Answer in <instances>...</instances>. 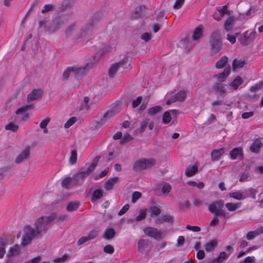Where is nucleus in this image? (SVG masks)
<instances>
[{
  "mask_svg": "<svg viewBox=\"0 0 263 263\" xmlns=\"http://www.w3.org/2000/svg\"><path fill=\"white\" fill-rule=\"evenodd\" d=\"M238 86V83H216L214 91L217 94L222 95L237 89Z\"/></svg>",
  "mask_w": 263,
  "mask_h": 263,
  "instance_id": "nucleus-5",
  "label": "nucleus"
},
{
  "mask_svg": "<svg viewBox=\"0 0 263 263\" xmlns=\"http://www.w3.org/2000/svg\"><path fill=\"white\" fill-rule=\"evenodd\" d=\"M74 5V2L72 0H64L61 4L59 9L61 11H64L71 8Z\"/></svg>",
  "mask_w": 263,
  "mask_h": 263,
  "instance_id": "nucleus-25",
  "label": "nucleus"
},
{
  "mask_svg": "<svg viewBox=\"0 0 263 263\" xmlns=\"http://www.w3.org/2000/svg\"><path fill=\"white\" fill-rule=\"evenodd\" d=\"M263 233V227H260L253 231H250L247 235V238L248 240H251L257 235Z\"/></svg>",
  "mask_w": 263,
  "mask_h": 263,
  "instance_id": "nucleus-27",
  "label": "nucleus"
},
{
  "mask_svg": "<svg viewBox=\"0 0 263 263\" xmlns=\"http://www.w3.org/2000/svg\"><path fill=\"white\" fill-rule=\"evenodd\" d=\"M77 160V154L76 150H72L71 152L70 156L69 158L70 163L73 164L76 163Z\"/></svg>",
  "mask_w": 263,
  "mask_h": 263,
  "instance_id": "nucleus-49",
  "label": "nucleus"
},
{
  "mask_svg": "<svg viewBox=\"0 0 263 263\" xmlns=\"http://www.w3.org/2000/svg\"><path fill=\"white\" fill-rule=\"evenodd\" d=\"M145 8L144 6H139L136 8V10L135 12V14L136 15V17H138L142 15V12L144 11Z\"/></svg>",
  "mask_w": 263,
  "mask_h": 263,
  "instance_id": "nucleus-59",
  "label": "nucleus"
},
{
  "mask_svg": "<svg viewBox=\"0 0 263 263\" xmlns=\"http://www.w3.org/2000/svg\"><path fill=\"white\" fill-rule=\"evenodd\" d=\"M210 51L212 55L217 54L223 48L222 37L219 30L213 31L209 36Z\"/></svg>",
  "mask_w": 263,
  "mask_h": 263,
  "instance_id": "nucleus-2",
  "label": "nucleus"
},
{
  "mask_svg": "<svg viewBox=\"0 0 263 263\" xmlns=\"http://www.w3.org/2000/svg\"><path fill=\"white\" fill-rule=\"evenodd\" d=\"M240 206L239 203L229 202L226 204V207L229 211H234L239 208Z\"/></svg>",
  "mask_w": 263,
  "mask_h": 263,
  "instance_id": "nucleus-42",
  "label": "nucleus"
},
{
  "mask_svg": "<svg viewBox=\"0 0 263 263\" xmlns=\"http://www.w3.org/2000/svg\"><path fill=\"white\" fill-rule=\"evenodd\" d=\"M118 178L117 177H114L109 179L105 183V189L106 190H111L115 183L117 182Z\"/></svg>",
  "mask_w": 263,
  "mask_h": 263,
  "instance_id": "nucleus-31",
  "label": "nucleus"
},
{
  "mask_svg": "<svg viewBox=\"0 0 263 263\" xmlns=\"http://www.w3.org/2000/svg\"><path fill=\"white\" fill-rule=\"evenodd\" d=\"M223 204L224 202L221 200L214 202L209 205V210L212 213L216 215H220L226 217V212L222 210Z\"/></svg>",
  "mask_w": 263,
  "mask_h": 263,
  "instance_id": "nucleus-6",
  "label": "nucleus"
},
{
  "mask_svg": "<svg viewBox=\"0 0 263 263\" xmlns=\"http://www.w3.org/2000/svg\"><path fill=\"white\" fill-rule=\"evenodd\" d=\"M229 58L226 56H222L215 64L216 68L220 69L224 67L228 62Z\"/></svg>",
  "mask_w": 263,
  "mask_h": 263,
  "instance_id": "nucleus-29",
  "label": "nucleus"
},
{
  "mask_svg": "<svg viewBox=\"0 0 263 263\" xmlns=\"http://www.w3.org/2000/svg\"><path fill=\"white\" fill-rule=\"evenodd\" d=\"M93 66V63L90 61L88 62L85 67H73V77L79 80L82 77L85 76L87 72Z\"/></svg>",
  "mask_w": 263,
  "mask_h": 263,
  "instance_id": "nucleus-8",
  "label": "nucleus"
},
{
  "mask_svg": "<svg viewBox=\"0 0 263 263\" xmlns=\"http://www.w3.org/2000/svg\"><path fill=\"white\" fill-rule=\"evenodd\" d=\"M6 243L5 240H0V258H2L5 254Z\"/></svg>",
  "mask_w": 263,
  "mask_h": 263,
  "instance_id": "nucleus-50",
  "label": "nucleus"
},
{
  "mask_svg": "<svg viewBox=\"0 0 263 263\" xmlns=\"http://www.w3.org/2000/svg\"><path fill=\"white\" fill-rule=\"evenodd\" d=\"M39 29L41 31L48 30V20L46 19H42L39 21Z\"/></svg>",
  "mask_w": 263,
  "mask_h": 263,
  "instance_id": "nucleus-39",
  "label": "nucleus"
},
{
  "mask_svg": "<svg viewBox=\"0 0 263 263\" xmlns=\"http://www.w3.org/2000/svg\"><path fill=\"white\" fill-rule=\"evenodd\" d=\"M172 190L171 186L168 183H165L163 185L162 188V192L164 194L168 193Z\"/></svg>",
  "mask_w": 263,
  "mask_h": 263,
  "instance_id": "nucleus-60",
  "label": "nucleus"
},
{
  "mask_svg": "<svg viewBox=\"0 0 263 263\" xmlns=\"http://www.w3.org/2000/svg\"><path fill=\"white\" fill-rule=\"evenodd\" d=\"M224 152L223 148L213 150L211 153L212 161H217L221 158Z\"/></svg>",
  "mask_w": 263,
  "mask_h": 263,
  "instance_id": "nucleus-24",
  "label": "nucleus"
},
{
  "mask_svg": "<svg viewBox=\"0 0 263 263\" xmlns=\"http://www.w3.org/2000/svg\"><path fill=\"white\" fill-rule=\"evenodd\" d=\"M152 35L151 33L145 32L143 33L141 36V39L146 42H148L151 40Z\"/></svg>",
  "mask_w": 263,
  "mask_h": 263,
  "instance_id": "nucleus-61",
  "label": "nucleus"
},
{
  "mask_svg": "<svg viewBox=\"0 0 263 263\" xmlns=\"http://www.w3.org/2000/svg\"><path fill=\"white\" fill-rule=\"evenodd\" d=\"M242 154V150L240 147L235 148L230 152L231 157L233 159L241 157Z\"/></svg>",
  "mask_w": 263,
  "mask_h": 263,
  "instance_id": "nucleus-30",
  "label": "nucleus"
},
{
  "mask_svg": "<svg viewBox=\"0 0 263 263\" xmlns=\"http://www.w3.org/2000/svg\"><path fill=\"white\" fill-rule=\"evenodd\" d=\"M231 72V67L228 66L226 67L223 71L218 74L214 76V77L217 79L219 82H223L226 80L227 78Z\"/></svg>",
  "mask_w": 263,
  "mask_h": 263,
  "instance_id": "nucleus-17",
  "label": "nucleus"
},
{
  "mask_svg": "<svg viewBox=\"0 0 263 263\" xmlns=\"http://www.w3.org/2000/svg\"><path fill=\"white\" fill-rule=\"evenodd\" d=\"M31 108L32 106L31 105H27L17 109L15 113L17 115H21L22 116L21 118L23 121H26L29 119V115L28 113L26 112V111Z\"/></svg>",
  "mask_w": 263,
  "mask_h": 263,
  "instance_id": "nucleus-18",
  "label": "nucleus"
},
{
  "mask_svg": "<svg viewBox=\"0 0 263 263\" xmlns=\"http://www.w3.org/2000/svg\"><path fill=\"white\" fill-rule=\"evenodd\" d=\"M49 122V119L48 118H46L43 120L40 124V127L41 128L43 129L44 133H47L48 129L46 128L47 125L48 124Z\"/></svg>",
  "mask_w": 263,
  "mask_h": 263,
  "instance_id": "nucleus-48",
  "label": "nucleus"
},
{
  "mask_svg": "<svg viewBox=\"0 0 263 263\" xmlns=\"http://www.w3.org/2000/svg\"><path fill=\"white\" fill-rule=\"evenodd\" d=\"M148 121L149 119H145L144 120L141 122L139 123V127L137 128L136 133L139 134L143 133L145 130L147 124L148 123Z\"/></svg>",
  "mask_w": 263,
  "mask_h": 263,
  "instance_id": "nucleus-36",
  "label": "nucleus"
},
{
  "mask_svg": "<svg viewBox=\"0 0 263 263\" xmlns=\"http://www.w3.org/2000/svg\"><path fill=\"white\" fill-rule=\"evenodd\" d=\"M128 60V57L125 55L123 59L119 62L112 64L109 69V76L112 77L114 74L117 72L119 67H123L124 68H128L130 67V65L128 64V66L127 63Z\"/></svg>",
  "mask_w": 263,
  "mask_h": 263,
  "instance_id": "nucleus-7",
  "label": "nucleus"
},
{
  "mask_svg": "<svg viewBox=\"0 0 263 263\" xmlns=\"http://www.w3.org/2000/svg\"><path fill=\"white\" fill-rule=\"evenodd\" d=\"M203 27L199 25L196 27L193 31L192 38L194 40H198L202 35Z\"/></svg>",
  "mask_w": 263,
  "mask_h": 263,
  "instance_id": "nucleus-28",
  "label": "nucleus"
},
{
  "mask_svg": "<svg viewBox=\"0 0 263 263\" xmlns=\"http://www.w3.org/2000/svg\"><path fill=\"white\" fill-rule=\"evenodd\" d=\"M77 121V118L76 117H71L65 124L64 127L66 128H68L73 125Z\"/></svg>",
  "mask_w": 263,
  "mask_h": 263,
  "instance_id": "nucleus-51",
  "label": "nucleus"
},
{
  "mask_svg": "<svg viewBox=\"0 0 263 263\" xmlns=\"http://www.w3.org/2000/svg\"><path fill=\"white\" fill-rule=\"evenodd\" d=\"M63 23L61 17H57L55 20L53 21V25L54 26V30L58 28L59 25Z\"/></svg>",
  "mask_w": 263,
  "mask_h": 263,
  "instance_id": "nucleus-63",
  "label": "nucleus"
},
{
  "mask_svg": "<svg viewBox=\"0 0 263 263\" xmlns=\"http://www.w3.org/2000/svg\"><path fill=\"white\" fill-rule=\"evenodd\" d=\"M138 250L142 253L147 252L150 250L149 242L147 240H139L138 243Z\"/></svg>",
  "mask_w": 263,
  "mask_h": 263,
  "instance_id": "nucleus-15",
  "label": "nucleus"
},
{
  "mask_svg": "<svg viewBox=\"0 0 263 263\" xmlns=\"http://www.w3.org/2000/svg\"><path fill=\"white\" fill-rule=\"evenodd\" d=\"M115 234V231L114 229L108 228L104 233V237L107 239L112 238Z\"/></svg>",
  "mask_w": 263,
  "mask_h": 263,
  "instance_id": "nucleus-46",
  "label": "nucleus"
},
{
  "mask_svg": "<svg viewBox=\"0 0 263 263\" xmlns=\"http://www.w3.org/2000/svg\"><path fill=\"white\" fill-rule=\"evenodd\" d=\"M69 76H73V67H68L63 74L65 79H67Z\"/></svg>",
  "mask_w": 263,
  "mask_h": 263,
  "instance_id": "nucleus-47",
  "label": "nucleus"
},
{
  "mask_svg": "<svg viewBox=\"0 0 263 263\" xmlns=\"http://www.w3.org/2000/svg\"><path fill=\"white\" fill-rule=\"evenodd\" d=\"M5 129L6 130H11L13 132H16L18 129V125L15 123L11 122L6 125Z\"/></svg>",
  "mask_w": 263,
  "mask_h": 263,
  "instance_id": "nucleus-44",
  "label": "nucleus"
},
{
  "mask_svg": "<svg viewBox=\"0 0 263 263\" xmlns=\"http://www.w3.org/2000/svg\"><path fill=\"white\" fill-rule=\"evenodd\" d=\"M65 33L67 37H70L74 41H79L86 35L85 30L79 29L75 25H71L67 27Z\"/></svg>",
  "mask_w": 263,
  "mask_h": 263,
  "instance_id": "nucleus-3",
  "label": "nucleus"
},
{
  "mask_svg": "<svg viewBox=\"0 0 263 263\" xmlns=\"http://www.w3.org/2000/svg\"><path fill=\"white\" fill-rule=\"evenodd\" d=\"M244 194L247 197H251L255 199L256 198V195L257 193V190L253 188H249L243 191Z\"/></svg>",
  "mask_w": 263,
  "mask_h": 263,
  "instance_id": "nucleus-32",
  "label": "nucleus"
},
{
  "mask_svg": "<svg viewBox=\"0 0 263 263\" xmlns=\"http://www.w3.org/2000/svg\"><path fill=\"white\" fill-rule=\"evenodd\" d=\"M71 179L70 177L65 178L62 182V185L63 187L68 188L71 184Z\"/></svg>",
  "mask_w": 263,
  "mask_h": 263,
  "instance_id": "nucleus-57",
  "label": "nucleus"
},
{
  "mask_svg": "<svg viewBox=\"0 0 263 263\" xmlns=\"http://www.w3.org/2000/svg\"><path fill=\"white\" fill-rule=\"evenodd\" d=\"M246 64V62L244 60H238L235 59L232 63V69L235 71L238 68H242Z\"/></svg>",
  "mask_w": 263,
  "mask_h": 263,
  "instance_id": "nucleus-26",
  "label": "nucleus"
},
{
  "mask_svg": "<svg viewBox=\"0 0 263 263\" xmlns=\"http://www.w3.org/2000/svg\"><path fill=\"white\" fill-rule=\"evenodd\" d=\"M147 209H143L139 211L138 215L135 218V221H141L144 219L145 218L146 213H147Z\"/></svg>",
  "mask_w": 263,
  "mask_h": 263,
  "instance_id": "nucleus-45",
  "label": "nucleus"
},
{
  "mask_svg": "<svg viewBox=\"0 0 263 263\" xmlns=\"http://www.w3.org/2000/svg\"><path fill=\"white\" fill-rule=\"evenodd\" d=\"M230 197L237 200H241L246 198V196L244 194L243 192H235L231 193L229 194Z\"/></svg>",
  "mask_w": 263,
  "mask_h": 263,
  "instance_id": "nucleus-34",
  "label": "nucleus"
},
{
  "mask_svg": "<svg viewBox=\"0 0 263 263\" xmlns=\"http://www.w3.org/2000/svg\"><path fill=\"white\" fill-rule=\"evenodd\" d=\"M132 137L128 134H126L124 135V136L121 138L120 140L121 144H125L132 139Z\"/></svg>",
  "mask_w": 263,
  "mask_h": 263,
  "instance_id": "nucleus-54",
  "label": "nucleus"
},
{
  "mask_svg": "<svg viewBox=\"0 0 263 263\" xmlns=\"http://www.w3.org/2000/svg\"><path fill=\"white\" fill-rule=\"evenodd\" d=\"M236 20L234 16H230L228 17L224 22V29L228 31L231 30L233 28Z\"/></svg>",
  "mask_w": 263,
  "mask_h": 263,
  "instance_id": "nucleus-21",
  "label": "nucleus"
},
{
  "mask_svg": "<svg viewBox=\"0 0 263 263\" xmlns=\"http://www.w3.org/2000/svg\"><path fill=\"white\" fill-rule=\"evenodd\" d=\"M143 231L145 235L155 239L161 240L162 238V232L156 228L147 227L144 229Z\"/></svg>",
  "mask_w": 263,
  "mask_h": 263,
  "instance_id": "nucleus-9",
  "label": "nucleus"
},
{
  "mask_svg": "<svg viewBox=\"0 0 263 263\" xmlns=\"http://www.w3.org/2000/svg\"><path fill=\"white\" fill-rule=\"evenodd\" d=\"M98 21L99 20L98 19H96V18H93L91 22L89 23L86 26L85 29L88 30V29H91L93 27V26H95V25H96L97 24V22H98Z\"/></svg>",
  "mask_w": 263,
  "mask_h": 263,
  "instance_id": "nucleus-62",
  "label": "nucleus"
},
{
  "mask_svg": "<svg viewBox=\"0 0 263 263\" xmlns=\"http://www.w3.org/2000/svg\"><path fill=\"white\" fill-rule=\"evenodd\" d=\"M149 210L152 215L157 216L161 212L160 209L156 206H153L151 207Z\"/></svg>",
  "mask_w": 263,
  "mask_h": 263,
  "instance_id": "nucleus-53",
  "label": "nucleus"
},
{
  "mask_svg": "<svg viewBox=\"0 0 263 263\" xmlns=\"http://www.w3.org/2000/svg\"><path fill=\"white\" fill-rule=\"evenodd\" d=\"M251 179L250 174L248 173H245L241 175V176L240 178V181L241 182H244V181H247Z\"/></svg>",
  "mask_w": 263,
  "mask_h": 263,
  "instance_id": "nucleus-64",
  "label": "nucleus"
},
{
  "mask_svg": "<svg viewBox=\"0 0 263 263\" xmlns=\"http://www.w3.org/2000/svg\"><path fill=\"white\" fill-rule=\"evenodd\" d=\"M262 146V143L259 140H256L250 146V149L252 152L257 153Z\"/></svg>",
  "mask_w": 263,
  "mask_h": 263,
  "instance_id": "nucleus-35",
  "label": "nucleus"
},
{
  "mask_svg": "<svg viewBox=\"0 0 263 263\" xmlns=\"http://www.w3.org/2000/svg\"><path fill=\"white\" fill-rule=\"evenodd\" d=\"M79 206V203L78 202H70L67 206V209L69 211H72L76 210Z\"/></svg>",
  "mask_w": 263,
  "mask_h": 263,
  "instance_id": "nucleus-52",
  "label": "nucleus"
},
{
  "mask_svg": "<svg viewBox=\"0 0 263 263\" xmlns=\"http://www.w3.org/2000/svg\"><path fill=\"white\" fill-rule=\"evenodd\" d=\"M197 170L198 167L195 165H193L187 167L185 173L187 177H191L197 172Z\"/></svg>",
  "mask_w": 263,
  "mask_h": 263,
  "instance_id": "nucleus-38",
  "label": "nucleus"
},
{
  "mask_svg": "<svg viewBox=\"0 0 263 263\" xmlns=\"http://www.w3.org/2000/svg\"><path fill=\"white\" fill-rule=\"evenodd\" d=\"M90 99L88 97H85L81 103L80 108L81 110H88L90 105Z\"/></svg>",
  "mask_w": 263,
  "mask_h": 263,
  "instance_id": "nucleus-33",
  "label": "nucleus"
},
{
  "mask_svg": "<svg viewBox=\"0 0 263 263\" xmlns=\"http://www.w3.org/2000/svg\"><path fill=\"white\" fill-rule=\"evenodd\" d=\"M20 252L19 246L15 245L10 248L7 255L8 256H16L19 254Z\"/></svg>",
  "mask_w": 263,
  "mask_h": 263,
  "instance_id": "nucleus-37",
  "label": "nucleus"
},
{
  "mask_svg": "<svg viewBox=\"0 0 263 263\" xmlns=\"http://www.w3.org/2000/svg\"><path fill=\"white\" fill-rule=\"evenodd\" d=\"M99 230L97 229H94L91 231L87 236H82L78 240L77 242L78 245H82L89 240L95 239L99 235Z\"/></svg>",
  "mask_w": 263,
  "mask_h": 263,
  "instance_id": "nucleus-12",
  "label": "nucleus"
},
{
  "mask_svg": "<svg viewBox=\"0 0 263 263\" xmlns=\"http://www.w3.org/2000/svg\"><path fill=\"white\" fill-rule=\"evenodd\" d=\"M256 36L257 32L255 31H253L251 32L247 31L240 37V43L243 45H248L250 42H252L256 37Z\"/></svg>",
  "mask_w": 263,
  "mask_h": 263,
  "instance_id": "nucleus-10",
  "label": "nucleus"
},
{
  "mask_svg": "<svg viewBox=\"0 0 263 263\" xmlns=\"http://www.w3.org/2000/svg\"><path fill=\"white\" fill-rule=\"evenodd\" d=\"M186 97V92L184 90H180L177 94L171 97L166 102L170 105L175 101H182Z\"/></svg>",
  "mask_w": 263,
  "mask_h": 263,
  "instance_id": "nucleus-14",
  "label": "nucleus"
},
{
  "mask_svg": "<svg viewBox=\"0 0 263 263\" xmlns=\"http://www.w3.org/2000/svg\"><path fill=\"white\" fill-rule=\"evenodd\" d=\"M141 197V193L139 192H134L132 194V201L135 203Z\"/></svg>",
  "mask_w": 263,
  "mask_h": 263,
  "instance_id": "nucleus-55",
  "label": "nucleus"
},
{
  "mask_svg": "<svg viewBox=\"0 0 263 263\" xmlns=\"http://www.w3.org/2000/svg\"><path fill=\"white\" fill-rule=\"evenodd\" d=\"M68 258L67 255L65 254L61 257H58L53 260V261L55 263H62L66 261Z\"/></svg>",
  "mask_w": 263,
  "mask_h": 263,
  "instance_id": "nucleus-56",
  "label": "nucleus"
},
{
  "mask_svg": "<svg viewBox=\"0 0 263 263\" xmlns=\"http://www.w3.org/2000/svg\"><path fill=\"white\" fill-rule=\"evenodd\" d=\"M43 95V91L41 89H33L31 93L28 95V100L32 101L38 99Z\"/></svg>",
  "mask_w": 263,
  "mask_h": 263,
  "instance_id": "nucleus-20",
  "label": "nucleus"
},
{
  "mask_svg": "<svg viewBox=\"0 0 263 263\" xmlns=\"http://www.w3.org/2000/svg\"><path fill=\"white\" fill-rule=\"evenodd\" d=\"M156 162V160L153 158L141 159L134 163L133 169L136 171H141L153 166Z\"/></svg>",
  "mask_w": 263,
  "mask_h": 263,
  "instance_id": "nucleus-4",
  "label": "nucleus"
},
{
  "mask_svg": "<svg viewBox=\"0 0 263 263\" xmlns=\"http://www.w3.org/2000/svg\"><path fill=\"white\" fill-rule=\"evenodd\" d=\"M227 8L228 7L226 5L223 6L222 7H217V10L218 11L219 14H218L217 12L214 13V18L217 21L221 20V19L226 14H228L229 13V11L227 10Z\"/></svg>",
  "mask_w": 263,
  "mask_h": 263,
  "instance_id": "nucleus-16",
  "label": "nucleus"
},
{
  "mask_svg": "<svg viewBox=\"0 0 263 263\" xmlns=\"http://www.w3.org/2000/svg\"><path fill=\"white\" fill-rule=\"evenodd\" d=\"M162 110L160 106H155L149 108L147 110L148 114L151 116H153L160 112Z\"/></svg>",
  "mask_w": 263,
  "mask_h": 263,
  "instance_id": "nucleus-43",
  "label": "nucleus"
},
{
  "mask_svg": "<svg viewBox=\"0 0 263 263\" xmlns=\"http://www.w3.org/2000/svg\"><path fill=\"white\" fill-rule=\"evenodd\" d=\"M30 155V148L29 146H27L16 156L15 159V163L16 164L22 163L29 158Z\"/></svg>",
  "mask_w": 263,
  "mask_h": 263,
  "instance_id": "nucleus-11",
  "label": "nucleus"
},
{
  "mask_svg": "<svg viewBox=\"0 0 263 263\" xmlns=\"http://www.w3.org/2000/svg\"><path fill=\"white\" fill-rule=\"evenodd\" d=\"M49 226V216L44 215L39 217L34 222L35 228L27 226L24 228L22 245L25 246L31 242L35 237H41L46 233Z\"/></svg>",
  "mask_w": 263,
  "mask_h": 263,
  "instance_id": "nucleus-1",
  "label": "nucleus"
},
{
  "mask_svg": "<svg viewBox=\"0 0 263 263\" xmlns=\"http://www.w3.org/2000/svg\"><path fill=\"white\" fill-rule=\"evenodd\" d=\"M177 111L175 109H171L164 112L162 116V122L164 124H168L174 118H176Z\"/></svg>",
  "mask_w": 263,
  "mask_h": 263,
  "instance_id": "nucleus-13",
  "label": "nucleus"
},
{
  "mask_svg": "<svg viewBox=\"0 0 263 263\" xmlns=\"http://www.w3.org/2000/svg\"><path fill=\"white\" fill-rule=\"evenodd\" d=\"M111 112H106L103 117L100 120V122L97 123V125H95L94 127L98 128L101 127L103 125L105 124L107 122H108L110 119Z\"/></svg>",
  "mask_w": 263,
  "mask_h": 263,
  "instance_id": "nucleus-22",
  "label": "nucleus"
},
{
  "mask_svg": "<svg viewBox=\"0 0 263 263\" xmlns=\"http://www.w3.org/2000/svg\"><path fill=\"white\" fill-rule=\"evenodd\" d=\"M174 221L173 216L170 215H163L160 217L156 219L155 222L156 223H160L163 222L172 223Z\"/></svg>",
  "mask_w": 263,
  "mask_h": 263,
  "instance_id": "nucleus-23",
  "label": "nucleus"
},
{
  "mask_svg": "<svg viewBox=\"0 0 263 263\" xmlns=\"http://www.w3.org/2000/svg\"><path fill=\"white\" fill-rule=\"evenodd\" d=\"M184 2L185 0H176L173 6V8L175 9H180L184 4Z\"/></svg>",
  "mask_w": 263,
  "mask_h": 263,
  "instance_id": "nucleus-58",
  "label": "nucleus"
},
{
  "mask_svg": "<svg viewBox=\"0 0 263 263\" xmlns=\"http://www.w3.org/2000/svg\"><path fill=\"white\" fill-rule=\"evenodd\" d=\"M217 245V240L216 239H213L205 243L204 245V248L206 252H212L215 250Z\"/></svg>",
  "mask_w": 263,
  "mask_h": 263,
  "instance_id": "nucleus-19",
  "label": "nucleus"
},
{
  "mask_svg": "<svg viewBox=\"0 0 263 263\" xmlns=\"http://www.w3.org/2000/svg\"><path fill=\"white\" fill-rule=\"evenodd\" d=\"M103 195V191L100 189L95 190L92 193L91 200L92 201L97 200L102 197Z\"/></svg>",
  "mask_w": 263,
  "mask_h": 263,
  "instance_id": "nucleus-41",
  "label": "nucleus"
},
{
  "mask_svg": "<svg viewBox=\"0 0 263 263\" xmlns=\"http://www.w3.org/2000/svg\"><path fill=\"white\" fill-rule=\"evenodd\" d=\"M100 158V157L98 156V157H96L93 160V161H92L91 164L90 165V166L87 168V170L86 171L87 174H89V173H90L94 170V168H95V167L97 165V164H98V162L99 161Z\"/></svg>",
  "mask_w": 263,
  "mask_h": 263,
  "instance_id": "nucleus-40",
  "label": "nucleus"
}]
</instances>
